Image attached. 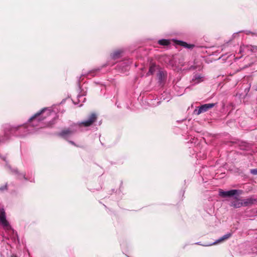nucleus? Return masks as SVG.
I'll use <instances>...</instances> for the list:
<instances>
[{
	"mask_svg": "<svg viewBox=\"0 0 257 257\" xmlns=\"http://www.w3.org/2000/svg\"><path fill=\"white\" fill-rule=\"evenodd\" d=\"M96 114L94 113H91L87 120L78 123H75L72 125L69 128L62 131L59 134V136L65 139H67L75 133L82 131V127L83 126L88 127L92 125L96 121Z\"/></svg>",
	"mask_w": 257,
	"mask_h": 257,
	"instance_id": "f257e3e1",
	"label": "nucleus"
},
{
	"mask_svg": "<svg viewBox=\"0 0 257 257\" xmlns=\"http://www.w3.org/2000/svg\"><path fill=\"white\" fill-rule=\"evenodd\" d=\"M55 114V113L54 111L47 108H45L32 116L29 119V121L32 122L33 125H37V122H40L45 120L49 116H54Z\"/></svg>",
	"mask_w": 257,
	"mask_h": 257,
	"instance_id": "f03ea898",
	"label": "nucleus"
},
{
	"mask_svg": "<svg viewBox=\"0 0 257 257\" xmlns=\"http://www.w3.org/2000/svg\"><path fill=\"white\" fill-rule=\"evenodd\" d=\"M0 225H2L6 232L14 233V230L12 228L9 222L6 219V215L5 209L0 208Z\"/></svg>",
	"mask_w": 257,
	"mask_h": 257,
	"instance_id": "7ed1b4c3",
	"label": "nucleus"
},
{
	"mask_svg": "<svg viewBox=\"0 0 257 257\" xmlns=\"http://www.w3.org/2000/svg\"><path fill=\"white\" fill-rule=\"evenodd\" d=\"M215 105V103H206L201 105L199 106L198 108H196L194 110V113L195 114L199 115L202 113L207 111L209 109L214 107Z\"/></svg>",
	"mask_w": 257,
	"mask_h": 257,
	"instance_id": "20e7f679",
	"label": "nucleus"
},
{
	"mask_svg": "<svg viewBox=\"0 0 257 257\" xmlns=\"http://www.w3.org/2000/svg\"><path fill=\"white\" fill-rule=\"evenodd\" d=\"M240 192V190L235 189H232L227 191L220 190L219 191V195L224 198L233 197L235 195H238Z\"/></svg>",
	"mask_w": 257,
	"mask_h": 257,
	"instance_id": "39448f33",
	"label": "nucleus"
},
{
	"mask_svg": "<svg viewBox=\"0 0 257 257\" xmlns=\"http://www.w3.org/2000/svg\"><path fill=\"white\" fill-rule=\"evenodd\" d=\"M167 73L166 71L160 70L157 75L158 82L160 85H163L167 79Z\"/></svg>",
	"mask_w": 257,
	"mask_h": 257,
	"instance_id": "423d86ee",
	"label": "nucleus"
},
{
	"mask_svg": "<svg viewBox=\"0 0 257 257\" xmlns=\"http://www.w3.org/2000/svg\"><path fill=\"white\" fill-rule=\"evenodd\" d=\"M230 205L234 207V208H239L243 205V200L240 201V199L237 197L235 196L231 201Z\"/></svg>",
	"mask_w": 257,
	"mask_h": 257,
	"instance_id": "0eeeda50",
	"label": "nucleus"
},
{
	"mask_svg": "<svg viewBox=\"0 0 257 257\" xmlns=\"http://www.w3.org/2000/svg\"><path fill=\"white\" fill-rule=\"evenodd\" d=\"M257 203V198L249 197L243 200V206H247Z\"/></svg>",
	"mask_w": 257,
	"mask_h": 257,
	"instance_id": "6e6552de",
	"label": "nucleus"
},
{
	"mask_svg": "<svg viewBox=\"0 0 257 257\" xmlns=\"http://www.w3.org/2000/svg\"><path fill=\"white\" fill-rule=\"evenodd\" d=\"M232 236V233H228L224 235H223L222 237L219 238L218 239L213 242L212 243H211L209 244V245L215 244L216 243L221 242L226 239H227L229 237H230Z\"/></svg>",
	"mask_w": 257,
	"mask_h": 257,
	"instance_id": "1a4fd4ad",
	"label": "nucleus"
},
{
	"mask_svg": "<svg viewBox=\"0 0 257 257\" xmlns=\"http://www.w3.org/2000/svg\"><path fill=\"white\" fill-rule=\"evenodd\" d=\"M123 52L122 50H117L114 51L111 54V58L113 60H116L120 57L121 54Z\"/></svg>",
	"mask_w": 257,
	"mask_h": 257,
	"instance_id": "9d476101",
	"label": "nucleus"
},
{
	"mask_svg": "<svg viewBox=\"0 0 257 257\" xmlns=\"http://www.w3.org/2000/svg\"><path fill=\"white\" fill-rule=\"evenodd\" d=\"M177 44L188 49H192L194 47L193 44H188L185 42L178 40L177 41Z\"/></svg>",
	"mask_w": 257,
	"mask_h": 257,
	"instance_id": "9b49d317",
	"label": "nucleus"
},
{
	"mask_svg": "<svg viewBox=\"0 0 257 257\" xmlns=\"http://www.w3.org/2000/svg\"><path fill=\"white\" fill-rule=\"evenodd\" d=\"M203 81V77L198 74H196L192 78V81L194 84H198Z\"/></svg>",
	"mask_w": 257,
	"mask_h": 257,
	"instance_id": "f8f14e48",
	"label": "nucleus"
},
{
	"mask_svg": "<svg viewBox=\"0 0 257 257\" xmlns=\"http://www.w3.org/2000/svg\"><path fill=\"white\" fill-rule=\"evenodd\" d=\"M157 65L155 64L152 63L151 64L149 72L147 73V75L153 74L156 71L157 69Z\"/></svg>",
	"mask_w": 257,
	"mask_h": 257,
	"instance_id": "ddd939ff",
	"label": "nucleus"
},
{
	"mask_svg": "<svg viewBox=\"0 0 257 257\" xmlns=\"http://www.w3.org/2000/svg\"><path fill=\"white\" fill-rule=\"evenodd\" d=\"M158 43L163 46H167L170 44V41L166 39H161L158 41Z\"/></svg>",
	"mask_w": 257,
	"mask_h": 257,
	"instance_id": "4468645a",
	"label": "nucleus"
},
{
	"mask_svg": "<svg viewBox=\"0 0 257 257\" xmlns=\"http://www.w3.org/2000/svg\"><path fill=\"white\" fill-rule=\"evenodd\" d=\"M12 171L15 173L16 174L18 175V177L19 179L24 178L25 180H27V178L25 177V175L23 174L19 173L17 169L12 170Z\"/></svg>",
	"mask_w": 257,
	"mask_h": 257,
	"instance_id": "2eb2a0df",
	"label": "nucleus"
},
{
	"mask_svg": "<svg viewBox=\"0 0 257 257\" xmlns=\"http://www.w3.org/2000/svg\"><path fill=\"white\" fill-rule=\"evenodd\" d=\"M249 48L250 49V50L252 52H255L256 51H257V47L256 46H249Z\"/></svg>",
	"mask_w": 257,
	"mask_h": 257,
	"instance_id": "dca6fc26",
	"label": "nucleus"
},
{
	"mask_svg": "<svg viewBox=\"0 0 257 257\" xmlns=\"http://www.w3.org/2000/svg\"><path fill=\"white\" fill-rule=\"evenodd\" d=\"M7 189V184H6L5 185L0 187V191H3Z\"/></svg>",
	"mask_w": 257,
	"mask_h": 257,
	"instance_id": "f3484780",
	"label": "nucleus"
},
{
	"mask_svg": "<svg viewBox=\"0 0 257 257\" xmlns=\"http://www.w3.org/2000/svg\"><path fill=\"white\" fill-rule=\"evenodd\" d=\"M97 71V70L95 69V70H91L90 71L89 73L88 74V75H90L91 76H94L95 75L94 74V72L95 71Z\"/></svg>",
	"mask_w": 257,
	"mask_h": 257,
	"instance_id": "a211bd4d",
	"label": "nucleus"
},
{
	"mask_svg": "<svg viewBox=\"0 0 257 257\" xmlns=\"http://www.w3.org/2000/svg\"><path fill=\"white\" fill-rule=\"evenodd\" d=\"M251 173L254 175H257V169L251 170Z\"/></svg>",
	"mask_w": 257,
	"mask_h": 257,
	"instance_id": "6ab92c4d",
	"label": "nucleus"
},
{
	"mask_svg": "<svg viewBox=\"0 0 257 257\" xmlns=\"http://www.w3.org/2000/svg\"><path fill=\"white\" fill-rule=\"evenodd\" d=\"M31 126H30V124H29L27 126V132H30L32 130L30 128Z\"/></svg>",
	"mask_w": 257,
	"mask_h": 257,
	"instance_id": "aec40b11",
	"label": "nucleus"
},
{
	"mask_svg": "<svg viewBox=\"0 0 257 257\" xmlns=\"http://www.w3.org/2000/svg\"><path fill=\"white\" fill-rule=\"evenodd\" d=\"M70 143L73 145H74V143L73 142L70 141Z\"/></svg>",
	"mask_w": 257,
	"mask_h": 257,
	"instance_id": "412c9836",
	"label": "nucleus"
},
{
	"mask_svg": "<svg viewBox=\"0 0 257 257\" xmlns=\"http://www.w3.org/2000/svg\"><path fill=\"white\" fill-rule=\"evenodd\" d=\"M11 257H17V256L16 255H13L11 256Z\"/></svg>",
	"mask_w": 257,
	"mask_h": 257,
	"instance_id": "4be33fe9",
	"label": "nucleus"
},
{
	"mask_svg": "<svg viewBox=\"0 0 257 257\" xmlns=\"http://www.w3.org/2000/svg\"><path fill=\"white\" fill-rule=\"evenodd\" d=\"M3 159L5 161H6V158H3Z\"/></svg>",
	"mask_w": 257,
	"mask_h": 257,
	"instance_id": "5701e85b",
	"label": "nucleus"
},
{
	"mask_svg": "<svg viewBox=\"0 0 257 257\" xmlns=\"http://www.w3.org/2000/svg\"><path fill=\"white\" fill-rule=\"evenodd\" d=\"M256 213H257V211H256Z\"/></svg>",
	"mask_w": 257,
	"mask_h": 257,
	"instance_id": "b1692460",
	"label": "nucleus"
}]
</instances>
